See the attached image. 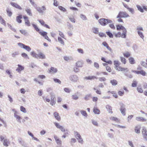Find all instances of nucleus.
Returning a JSON list of instances; mask_svg holds the SVG:
<instances>
[{"instance_id":"nucleus-14","label":"nucleus","mask_w":147,"mask_h":147,"mask_svg":"<svg viewBox=\"0 0 147 147\" xmlns=\"http://www.w3.org/2000/svg\"><path fill=\"white\" fill-rule=\"evenodd\" d=\"M140 125H137L134 128L135 132L137 134L140 133Z\"/></svg>"},{"instance_id":"nucleus-50","label":"nucleus","mask_w":147,"mask_h":147,"mask_svg":"<svg viewBox=\"0 0 147 147\" xmlns=\"http://www.w3.org/2000/svg\"><path fill=\"white\" fill-rule=\"evenodd\" d=\"M8 141V140L7 139H4L3 142V145L6 147H7L8 146L7 144Z\"/></svg>"},{"instance_id":"nucleus-47","label":"nucleus","mask_w":147,"mask_h":147,"mask_svg":"<svg viewBox=\"0 0 147 147\" xmlns=\"http://www.w3.org/2000/svg\"><path fill=\"white\" fill-rule=\"evenodd\" d=\"M110 119L111 120L114 121L116 122H117L118 121V118L116 117L112 116L110 117Z\"/></svg>"},{"instance_id":"nucleus-45","label":"nucleus","mask_w":147,"mask_h":147,"mask_svg":"<svg viewBox=\"0 0 147 147\" xmlns=\"http://www.w3.org/2000/svg\"><path fill=\"white\" fill-rule=\"evenodd\" d=\"M137 91L140 93H142L143 92V89L140 86L138 87L137 88Z\"/></svg>"},{"instance_id":"nucleus-63","label":"nucleus","mask_w":147,"mask_h":147,"mask_svg":"<svg viewBox=\"0 0 147 147\" xmlns=\"http://www.w3.org/2000/svg\"><path fill=\"white\" fill-rule=\"evenodd\" d=\"M98 79L100 82L105 81L106 80V78L104 77H100L98 78Z\"/></svg>"},{"instance_id":"nucleus-16","label":"nucleus","mask_w":147,"mask_h":147,"mask_svg":"<svg viewBox=\"0 0 147 147\" xmlns=\"http://www.w3.org/2000/svg\"><path fill=\"white\" fill-rule=\"evenodd\" d=\"M18 67L16 69V71L19 73H20L21 71L24 69V67L23 66H22L20 64L18 65Z\"/></svg>"},{"instance_id":"nucleus-33","label":"nucleus","mask_w":147,"mask_h":147,"mask_svg":"<svg viewBox=\"0 0 147 147\" xmlns=\"http://www.w3.org/2000/svg\"><path fill=\"white\" fill-rule=\"evenodd\" d=\"M80 18L83 20H87V18L86 16L83 14H81L80 15Z\"/></svg>"},{"instance_id":"nucleus-20","label":"nucleus","mask_w":147,"mask_h":147,"mask_svg":"<svg viewBox=\"0 0 147 147\" xmlns=\"http://www.w3.org/2000/svg\"><path fill=\"white\" fill-rule=\"evenodd\" d=\"M78 92H77L72 95V99L75 100H77L79 98V96H78Z\"/></svg>"},{"instance_id":"nucleus-25","label":"nucleus","mask_w":147,"mask_h":147,"mask_svg":"<svg viewBox=\"0 0 147 147\" xmlns=\"http://www.w3.org/2000/svg\"><path fill=\"white\" fill-rule=\"evenodd\" d=\"M22 15H20L19 16L16 17V20L18 23H20L22 22V20H21V19L22 18Z\"/></svg>"},{"instance_id":"nucleus-22","label":"nucleus","mask_w":147,"mask_h":147,"mask_svg":"<svg viewBox=\"0 0 147 147\" xmlns=\"http://www.w3.org/2000/svg\"><path fill=\"white\" fill-rule=\"evenodd\" d=\"M117 27V30H122V31H123L125 29V28L123 26L120 25H117L116 26Z\"/></svg>"},{"instance_id":"nucleus-27","label":"nucleus","mask_w":147,"mask_h":147,"mask_svg":"<svg viewBox=\"0 0 147 147\" xmlns=\"http://www.w3.org/2000/svg\"><path fill=\"white\" fill-rule=\"evenodd\" d=\"M106 108L107 109L109 112L110 113H112V108L111 106L109 105H107L106 107Z\"/></svg>"},{"instance_id":"nucleus-23","label":"nucleus","mask_w":147,"mask_h":147,"mask_svg":"<svg viewBox=\"0 0 147 147\" xmlns=\"http://www.w3.org/2000/svg\"><path fill=\"white\" fill-rule=\"evenodd\" d=\"M83 62L82 61H79L76 63V65L77 67H82L83 65Z\"/></svg>"},{"instance_id":"nucleus-57","label":"nucleus","mask_w":147,"mask_h":147,"mask_svg":"<svg viewBox=\"0 0 147 147\" xmlns=\"http://www.w3.org/2000/svg\"><path fill=\"white\" fill-rule=\"evenodd\" d=\"M53 80L54 82L56 83H58L59 84H60L61 83V81L58 79L54 78Z\"/></svg>"},{"instance_id":"nucleus-34","label":"nucleus","mask_w":147,"mask_h":147,"mask_svg":"<svg viewBox=\"0 0 147 147\" xmlns=\"http://www.w3.org/2000/svg\"><path fill=\"white\" fill-rule=\"evenodd\" d=\"M58 42H60L61 45H65V43L62 39L60 37H58Z\"/></svg>"},{"instance_id":"nucleus-35","label":"nucleus","mask_w":147,"mask_h":147,"mask_svg":"<svg viewBox=\"0 0 147 147\" xmlns=\"http://www.w3.org/2000/svg\"><path fill=\"white\" fill-rule=\"evenodd\" d=\"M6 12L7 13L8 16L10 17L11 16L12 14V12L10 10L9 8H7L6 10Z\"/></svg>"},{"instance_id":"nucleus-51","label":"nucleus","mask_w":147,"mask_h":147,"mask_svg":"<svg viewBox=\"0 0 147 147\" xmlns=\"http://www.w3.org/2000/svg\"><path fill=\"white\" fill-rule=\"evenodd\" d=\"M136 30L137 31V32L138 31H144L143 28L140 26L137 27Z\"/></svg>"},{"instance_id":"nucleus-11","label":"nucleus","mask_w":147,"mask_h":147,"mask_svg":"<svg viewBox=\"0 0 147 147\" xmlns=\"http://www.w3.org/2000/svg\"><path fill=\"white\" fill-rule=\"evenodd\" d=\"M10 4L13 7L20 10L22 9V7L17 3L11 2L10 3Z\"/></svg>"},{"instance_id":"nucleus-13","label":"nucleus","mask_w":147,"mask_h":147,"mask_svg":"<svg viewBox=\"0 0 147 147\" xmlns=\"http://www.w3.org/2000/svg\"><path fill=\"white\" fill-rule=\"evenodd\" d=\"M49 71V73L51 74H54L56 73L57 71V69L56 68L52 67Z\"/></svg>"},{"instance_id":"nucleus-41","label":"nucleus","mask_w":147,"mask_h":147,"mask_svg":"<svg viewBox=\"0 0 147 147\" xmlns=\"http://www.w3.org/2000/svg\"><path fill=\"white\" fill-rule=\"evenodd\" d=\"M113 34L115 35V36L116 38H119L121 37V33L120 32H118L117 33H114Z\"/></svg>"},{"instance_id":"nucleus-60","label":"nucleus","mask_w":147,"mask_h":147,"mask_svg":"<svg viewBox=\"0 0 147 147\" xmlns=\"http://www.w3.org/2000/svg\"><path fill=\"white\" fill-rule=\"evenodd\" d=\"M127 9L132 14L134 13V10L133 9L129 7Z\"/></svg>"},{"instance_id":"nucleus-19","label":"nucleus","mask_w":147,"mask_h":147,"mask_svg":"<svg viewBox=\"0 0 147 147\" xmlns=\"http://www.w3.org/2000/svg\"><path fill=\"white\" fill-rule=\"evenodd\" d=\"M23 17L24 19H25L26 25L28 26H30V23L29 21L28 20V17L26 16H24Z\"/></svg>"},{"instance_id":"nucleus-62","label":"nucleus","mask_w":147,"mask_h":147,"mask_svg":"<svg viewBox=\"0 0 147 147\" xmlns=\"http://www.w3.org/2000/svg\"><path fill=\"white\" fill-rule=\"evenodd\" d=\"M92 123L93 125L96 126H98V123L96 121L92 119Z\"/></svg>"},{"instance_id":"nucleus-7","label":"nucleus","mask_w":147,"mask_h":147,"mask_svg":"<svg viewBox=\"0 0 147 147\" xmlns=\"http://www.w3.org/2000/svg\"><path fill=\"white\" fill-rule=\"evenodd\" d=\"M69 80L72 82H76L78 80V77L76 75H71L69 77Z\"/></svg>"},{"instance_id":"nucleus-17","label":"nucleus","mask_w":147,"mask_h":147,"mask_svg":"<svg viewBox=\"0 0 147 147\" xmlns=\"http://www.w3.org/2000/svg\"><path fill=\"white\" fill-rule=\"evenodd\" d=\"M136 120L138 121L145 122L147 121V119L142 117H138L136 118Z\"/></svg>"},{"instance_id":"nucleus-12","label":"nucleus","mask_w":147,"mask_h":147,"mask_svg":"<svg viewBox=\"0 0 147 147\" xmlns=\"http://www.w3.org/2000/svg\"><path fill=\"white\" fill-rule=\"evenodd\" d=\"M40 24L42 26L48 28L49 29L50 27L49 26L46 24H45V22L42 20H38Z\"/></svg>"},{"instance_id":"nucleus-61","label":"nucleus","mask_w":147,"mask_h":147,"mask_svg":"<svg viewBox=\"0 0 147 147\" xmlns=\"http://www.w3.org/2000/svg\"><path fill=\"white\" fill-rule=\"evenodd\" d=\"M110 24L109 25V27L112 29L115 30V27L113 23V22L111 23H110Z\"/></svg>"},{"instance_id":"nucleus-2","label":"nucleus","mask_w":147,"mask_h":147,"mask_svg":"<svg viewBox=\"0 0 147 147\" xmlns=\"http://www.w3.org/2000/svg\"><path fill=\"white\" fill-rule=\"evenodd\" d=\"M129 17V16L126 12L124 11H120L117 16L116 18H126Z\"/></svg>"},{"instance_id":"nucleus-9","label":"nucleus","mask_w":147,"mask_h":147,"mask_svg":"<svg viewBox=\"0 0 147 147\" xmlns=\"http://www.w3.org/2000/svg\"><path fill=\"white\" fill-rule=\"evenodd\" d=\"M39 58L41 59H44L45 58V56L43 53L40 52H38L37 54V58Z\"/></svg>"},{"instance_id":"nucleus-46","label":"nucleus","mask_w":147,"mask_h":147,"mask_svg":"<svg viewBox=\"0 0 147 147\" xmlns=\"http://www.w3.org/2000/svg\"><path fill=\"white\" fill-rule=\"evenodd\" d=\"M120 58L121 62L124 64H125L126 63V59L123 57H120Z\"/></svg>"},{"instance_id":"nucleus-37","label":"nucleus","mask_w":147,"mask_h":147,"mask_svg":"<svg viewBox=\"0 0 147 147\" xmlns=\"http://www.w3.org/2000/svg\"><path fill=\"white\" fill-rule=\"evenodd\" d=\"M136 7L138 8V10L141 12H144L143 8L139 5H136Z\"/></svg>"},{"instance_id":"nucleus-56","label":"nucleus","mask_w":147,"mask_h":147,"mask_svg":"<svg viewBox=\"0 0 147 147\" xmlns=\"http://www.w3.org/2000/svg\"><path fill=\"white\" fill-rule=\"evenodd\" d=\"M140 64L143 67L147 68V65L146 63L143 61H142L140 62Z\"/></svg>"},{"instance_id":"nucleus-52","label":"nucleus","mask_w":147,"mask_h":147,"mask_svg":"<svg viewBox=\"0 0 147 147\" xmlns=\"http://www.w3.org/2000/svg\"><path fill=\"white\" fill-rule=\"evenodd\" d=\"M139 74H141L143 76H145L146 74V73L144 71L141 70L139 71Z\"/></svg>"},{"instance_id":"nucleus-28","label":"nucleus","mask_w":147,"mask_h":147,"mask_svg":"<svg viewBox=\"0 0 147 147\" xmlns=\"http://www.w3.org/2000/svg\"><path fill=\"white\" fill-rule=\"evenodd\" d=\"M93 111L95 114H100V111L96 107H94L93 109Z\"/></svg>"},{"instance_id":"nucleus-10","label":"nucleus","mask_w":147,"mask_h":147,"mask_svg":"<svg viewBox=\"0 0 147 147\" xmlns=\"http://www.w3.org/2000/svg\"><path fill=\"white\" fill-rule=\"evenodd\" d=\"M97 78L94 76H89L84 78V79L85 80H92L95 79H97Z\"/></svg>"},{"instance_id":"nucleus-6","label":"nucleus","mask_w":147,"mask_h":147,"mask_svg":"<svg viewBox=\"0 0 147 147\" xmlns=\"http://www.w3.org/2000/svg\"><path fill=\"white\" fill-rule=\"evenodd\" d=\"M46 8L45 6H42L41 8H37V11L41 15H43L45 13V11L46 10Z\"/></svg>"},{"instance_id":"nucleus-53","label":"nucleus","mask_w":147,"mask_h":147,"mask_svg":"<svg viewBox=\"0 0 147 147\" xmlns=\"http://www.w3.org/2000/svg\"><path fill=\"white\" fill-rule=\"evenodd\" d=\"M74 134L75 137L76 139L77 138L81 136V135L79 134V133L77 131H74Z\"/></svg>"},{"instance_id":"nucleus-8","label":"nucleus","mask_w":147,"mask_h":147,"mask_svg":"<svg viewBox=\"0 0 147 147\" xmlns=\"http://www.w3.org/2000/svg\"><path fill=\"white\" fill-rule=\"evenodd\" d=\"M54 124L56 127L59 129L62 132H64L65 131L64 127L60 125L59 123L55 122Z\"/></svg>"},{"instance_id":"nucleus-31","label":"nucleus","mask_w":147,"mask_h":147,"mask_svg":"<svg viewBox=\"0 0 147 147\" xmlns=\"http://www.w3.org/2000/svg\"><path fill=\"white\" fill-rule=\"evenodd\" d=\"M92 30L93 32L96 34H98V29L96 27H93L92 28Z\"/></svg>"},{"instance_id":"nucleus-43","label":"nucleus","mask_w":147,"mask_h":147,"mask_svg":"<svg viewBox=\"0 0 147 147\" xmlns=\"http://www.w3.org/2000/svg\"><path fill=\"white\" fill-rule=\"evenodd\" d=\"M98 35L100 37H106V35L105 33L100 32H98Z\"/></svg>"},{"instance_id":"nucleus-1","label":"nucleus","mask_w":147,"mask_h":147,"mask_svg":"<svg viewBox=\"0 0 147 147\" xmlns=\"http://www.w3.org/2000/svg\"><path fill=\"white\" fill-rule=\"evenodd\" d=\"M98 22L102 26H105L109 23H112V21L111 20L104 18H100L98 20Z\"/></svg>"},{"instance_id":"nucleus-15","label":"nucleus","mask_w":147,"mask_h":147,"mask_svg":"<svg viewBox=\"0 0 147 147\" xmlns=\"http://www.w3.org/2000/svg\"><path fill=\"white\" fill-rule=\"evenodd\" d=\"M54 116L56 119L58 121H60L61 120L60 116L59 115V114L57 112H55L53 113Z\"/></svg>"},{"instance_id":"nucleus-18","label":"nucleus","mask_w":147,"mask_h":147,"mask_svg":"<svg viewBox=\"0 0 147 147\" xmlns=\"http://www.w3.org/2000/svg\"><path fill=\"white\" fill-rule=\"evenodd\" d=\"M14 116L15 118H16V120L18 122L20 123H21V120L22 119L20 116L18 115L16 113H14Z\"/></svg>"},{"instance_id":"nucleus-32","label":"nucleus","mask_w":147,"mask_h":147,"mask_svg":"<svg viewBox=\"0 0 147 147\" xmlns=\"http://www.w3.org/2000/svg\"><path fill=\"white\" fill-rule=\"evenodd\" d=\"M110 83L113 86H116L117 84V82L116 80L113 79L110 81Z\"/></svg>"},{"instance_id":"nucleus-39","label":"nucleus","mask_w":147,"mask_h":147,"mask_svg":"<svg viewBox=\"0 0 147 147\" xmlns=\"http://www.w3.org/2000/svg\"><path fill=\"white\" fill-rule=\"evenodd\" d=\"M123 55L125 57L127 58L130 56L131 54L130 53L127 52L125 53H123Z\"/></svg>"},{"instance_id":"nucleus-64","label":"nucleus","mask_w":147,"mask_h":147,"mask_svg":"<svg viewBox=\"0 0 147 147\" xmlns=\"http://www.w3.org/2000/svg\"><path fill=\"white\" fill-rule=\"evenodd\" d=\"M20 110L21 111L24 113H26V112L25 108L22 106L20 107Z\"/></svg>"},{"instance_id":"nucleus-59","label":"nucleus","mask_w":147,"mask_h":147,"mask_svg":"<svg viewBox=\"0 0 147 147\" xmlns=\"http://www.w3.org/2000/svg\"><path fill=\"white\" fill-rule=\"evenodd\" d=\"M68 18L71 22L74 23L76 22V20L74 17H69Z\"/></svg>"},{"instance_id":"nucleus-40","label":"nucleus","mask_w":147,"mask_h":147,"mask_svg":"<svg viewBox=\"0 0 147 147\" xmlns=\"http://www.w3.org/2000/svg\"><path fill=\"white\" fill-rule=\"evenodd\" d=\"M138 35L140 36L142 38V39H144V36L143 33L141 31H138Z\"/></svg>"},{"instance_id":"nucleus-42","label":"nucleus","mask_w":147,"mask_h":147,"mask_svg":"<svg viewBox=\"0 0 147 147\" xmlns=\"http://www.w3.org/2000/svg\"><path fill=\"white\" fill-rule=\"evenodd\" d=\"M77 139L78 140V142L81 144H83V141L82 138L81 137V136L77 138Z\"/></svg>"},{"instance_id":"nucleus-3","label":"nucleus","mask_w":147,"mask_h":147,"mask_svg":"<svg viewBox=\"0 0 147 147\" xmlns=\"http://www.w3.org/2000/svg\"><path fill=\"white\" fill-rule=\"evenodd\" d=\"M18 44L20 47L24 49L28 52L30 51L31 50V48L29 46L25 45L24 44L20 42L18 43Z\"/></svg>"},{"instance_id":"nucleus-26","label":"nucleus","mask_w":147,"mask_h":147,"mask_svg":"<svg viewBox=\"0 0 147 147\" xmlns=\"http://www.w3.org/2000/svg\"><path fill=\"white\" fill-rule=\"evenodd\" d=\"M54 138L55 140L57 143L58 144H61V141L56 136H54Z\"/></svg>"},{"instance_id":"nucleus-36","label":"nucleus","mask_w":147,"mask_h":147,"mask_svg":"<svg viewBox=\"0 0 147 147\" xmlns=\"http://www.w3.org/2000/svg\"><path fill=\"white\" fill-rule=\"evenodd\" d=\"M39 33L44 37H45L47 34V33L45 31H40Z\"/></svg>"},{"instance_id":"nucleus-55","label":"nucleus","mask_w":147,"mask_h":147,"mask_svg":"<svg viewBox=\"0 0 147 147\" xmlns=\"http://www.w3.org/2000/svg\"><path fill=\"white\" fill-rule=\"evenodd\" d=\"M58 7V8L60 10H61L63 12H65L66 11V10L65 9L61 6H59Z\"/></svg>"},{"instance_id":"nucleus-29","label":"nucleus","mask_w":147,"mask_h":147,"mask_svg":"<svg viewBox=\"0 0 147 147\" xmlns=\"http://www.w3.org/2000/svg\"><path fill=\"white\" fill-rule=\"evenodd\" d=\"M67 25L68 26V28L69 29L71 30L73 28V26L69 22L67 23Z\"/></svg>"},{"instance_id":"nucleus-54","label":"nucleus","mask_w":147,"mask_h":147,"mask_svg":"<svg viewBox=\"0 0 147 147\" xmlns=\"http://www.w3.org/2000/svg\"><path fill=\"white\" fill-rule=\"evenodd\" d=\"M82 114L85 117H87V114L85 111L84 110H81L80 111Z\"/></svg>"},{"instance_id":"nucleus-24","label":"nucleus","mask_w":147,"mask_h":147,"mask_svg":"<svg viewBox=\"0 0 147 147\" xmlns=\"http://www.w3.org/2000/svg\"><path fill=\"white\" fill-rule=\"evenodd\" d=\"M126 32L127 30L126 29L124 30L123 31V33L122 34H121V37L123 38H125L126 36Z\"/></svg>"},{"instance_id":"nucleus-38","label":"nucleus","mask_w":147,"mask_h":147,"mask_svg":"<svg viewBox=\"0 0 147 147\" xmlns=\"http://www.w3.org/2000/svg\"><path fill=\"white\" fill-rule=\"evenodd\" d=\"M0 21L1 24L4 26L6 25V23L5 21L2 18L1 16H0Z\"/></svg>"},{"instance_id":"nucleus-48","label":"nucleus","mask_w":147,"mask_h":147,"mask_svg":"<svg viewBox=\"0 0 147 147\" xmlns=\"http://www.w3.org/2000/svg\"><path fill=\"white\" fill-rule=\"evenodd\" d=\"M106 33L107 35L110 38H113V35L112 34L111 32H107Z\"/></svg>"},{"instance_id":"nucleus-30","label":"nucleus","mask_w":147,"mask_h":147,"mask_svg":"<svg viewBox=\"0 0 147 147\" xmlns=\"http://www.w3.org/2000/svg\"><path fill=\"white\" fill-rule=\"evenodd\" d=\"M128 60L130 64H133L135 63V60L133 57H130Z\"/></svg>"},{"instance_id":"nucleus-5","label":"nucleus","mask_w":147,"mask_h":147,"mask_svg":"<svg viewBox=\"0 0 147 147\" xmlns=\"http://www.w3.org/2000/svg\"><path fill=\"white\" fill-rule=\"evenodd\" d=\"M120 110L121 113L124 116L125 115L126 109L125 108V105L122 103L120 104Z\"/></svg>"},{"instance_id":"nucleus-21","label":"nucleus","mask_w":147,"mask_h":147,"mask_svg":"<svg viewBox=\"0 0 147 147\" xmlns=\"http://www.w3.org/2000/svg\"><path fill=\"white\" fill-rule=\"evenodd\" d=\"M102 45L110 51H112V49L109 46L108 44L106 42H102Z\"/></svg>"},{"instance_id":"nucleus-49","label":"nucleus","mask_w":147,"mask_h":147,"mask_svg":"<svg viewBox=\"0 0 147 147\" xmlns=\"http://www.w3.org/2000/svg\"><path fill=\"white\" fill-rule=\"evenodd\" d=\"M137 82L136 80H134L133 81V83L132 84V86L134 87H136L137 86Z\"/></svg>"},{"instance_id":"nucleus-4","label":"nucleus","mask_w":147,"mask_h":147,"mask_svg":"<svg viewBox=\"0 0 147 147\" xmlns=\"http://www.w3.org/2000/svg\"><path fill=\"white\" fill-rule=\"evenodd\" d=\"M142 132L144 141L147 142V130L145 128H143L142 130Z\"/></svg>"},{"instance_id":"nucleus-58","label":"nucleus","mask_w":147,"mask_h":147,"mask_svg":"<svg viewBox=\"0 0 147 147\" xmlns=\"http://www.w3.org/2000/svg\"><path fill=\"white\" fill-rule=\"evenodd\" d=\"M30 55L33 57L36 58V54L34 51L30 52Z\"/></svg>"},{"instance_id":"nucleus-44","label":"nucleus","mask_w":147,"mask_h":147,"mask_svg":"<svg viewBox=\"0 0 147 147\" xmlns=\"http://www.w3.org/2000/svg\"><path fill=\"white\" fill-rule=\"evenodd\" d=\"M28 134L30 136H31L33 139L37 140V138L35 137H34L33 135L30 131H28Z\"/></svg>"}]
</instances>
